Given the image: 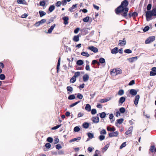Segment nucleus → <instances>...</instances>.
Returning <instances> with one entry per match:
<instances>
[{
    "mask_svg": "<svg viewBox=\"0 0 156 156\" xmlns=\"http://www.w3.org/2000/svg\"><path fill=\"white\" fill-rule=\"evenodd\" d=\"M124 52L126 53L129 54L132 53V51L129 49H126L124 51Z\"/></svg>",
    "mask_w": 156,
    "mask_h": 156,
    "instance_id": "nucleus-51",
    "label": "nucleus"
},
{
    "mask_svg": "<svg viewBox=\"0 0 156 156\" xmlns=\"http://www.w3.org/2000/svg\"><path fill=\"white\" fill-rule=\"evenodd\" d=\"M129 93L133 96H135L137 94V91L134 89H131L129 91Z\"/></svg>",
    "mask_w": 156,
    "mask_h": 156,
    "instance_id": "nucleus-11",
    "label": "nucleus"
},
{
    "mask_svg": "<svg viewBox=\"0 0 156 156\" xmlns=\"http://www.w3.org/2000/svg\"><path fill=\"white\" fill-rule=\"evenodd\" d=\"M124 94V91L123 90H119L118 92V95L120 96L123 95Z\"/></svg>",
    "mask_w": 156,
    "mask_h": 156,
    "instance_id": "nucleus-36",
    "label": "nucleus"
},
{
    "mask_svg": "<svg viewBox=\"0 0 156 156\" xmlns=\"http://www.w3.org/2000/svg\"><path fill=\"white\" fill-rule=\"evenodd\" d=\"M79 40V36L78 35H76L74 37L73 40L75 42H77Z\"/></svg>",
    "mask_w": 156,
    "mask_h": 156,
    "instance_id": "nucleus-28",
    "label": "nucleus"
},
{
    "mask_svg": "<svg viewBox=\"0 0 156 156\" xmlns=\"http://www.w3.org/2000/svg\"><path fill=\"white\" fill-rule=\"evenodd\" d=\"M62 146L60 144H58L56 145V148L58 150H59L62 148Z\"/></svg>",
    "mask_w": 156,
    "mask_h": 156,
    "instance_id": "nucleus-58",
    "label": "nucleus"
},
{
    "mask_svg": "<svg viewBox=\"0 0 156 156\" xmlns=\"http://www.w3.org/2000/svg\"><path fill=\"white\" fill-rule=\"evenodd\" d=\"M137 59V57L135 56L132 58H128L127 59V60H128L130 62H133Z\"/></svg>",
    "mask_w": 156,
    "mask_h": 156,
    "instance_id": "nucleus-7",
    "label": "nucleus"
},
{
    "mask_svg": "<svg viewBox=\"0 0 156 156\" xmlns=\"http://www.w3.org/2000/svg\"><path fill=\"white\" fill-rule=\"evenodd\" d=\"M28 16V15L27 14L25 13L23 14L21 16V18H26Z\"/></svg>",
    "mask_w": 156,
    "mask_h": 156,
    "instance_id": "nucleus-64",
    "label": "nucleus"
},
{
    "mask_svg": "<svg viewBox=\"0 0 156 156\" xmlns=\"http://www.w3.org/2000/svg\"><path fill=\"white\" fill-rule=\"evenodd\" d=\"M117 122L119 124H121L123 121V119H121L117 120Z\"/></svg>",
    "mask_w": 156,
    "mask_h": 156,
    "instance_id": "nucleus-55",
    "label": "nucleus"
},
{
    "mask_svg": "<svg viewBox=\"0 0 156 156\" xmlns=\"http://www.w3.org/2000/svg\"><path fill=\"white\" fill-rule=\"evenodd\" d=\"M80 29L79 28H76L74 30V33L75 34H77L79 30H80Z\"/></svg>",
    "mask_w": 156,
    "mask_h": 156,
    "instance_id": "nucleus-63",
    "label": "nucleus"
},
{
    "mask_svg": "<svg viewBox=\"0 0 156 156\" xmlns=\"http://www.w3.org/2000/svg\"><path fill=\"white\" fill-rule=\"evenodd\" d=\"M146 16L147 20L148 21L151 20V17L156 16V7L153 9L151 11L146 12Z\"/></svg>",
    "mask_w": 156,
    "mask_h": 156,
    "instance_id": "nucleus-2",
    "label": "nucleus"
},
{
    "mask_svg": "<svg viewBox=\"0 0 156 156\" xmlns=\"http://www.w3.org/2000/svg\"><path fill=\"white\" fill-rule=\"evenodd\" d=\"M100 133L101 135H105L106 134V131L105 129H103L100 131Z\"/></svg>",
    "mask_w": 156,
    "mask_h": 156,
    "instance_id": "nucleus-38",
    "label": "nucleus"
},
{
    "mask_svg": "<svg viewBox=\"0 0 156 156\" xmlns=\"http://www.w3.org/2000/svg\"><path fill=\"white\" fill-rule=\"evenodd\" d=\"M76 78L75 77L73 76L70 79V82L71 83H73L76 81Z\"/></svg>",
    "mask_w": 156,
    "mask_h": 156,
    "instance_id": "nucleus-30",
    "label": "nucleus"
},
{
    "mask_svg": "<svg viewBox=\"0 0 156 156\" xmlns=\"http://www.w3.org/2000/svg\"><path fill=\"white\" fill-rule=\"evenodd\" d=\"M61 125H58L57 126H55L54 127H53V128H52V129H53V130H55V129H58V128H59V127H61Z\"/></svg>",
    "mask_w": 156,
    "mask_h": 156,
    "instance_id": "nucleus-48",
    "label": "nucleus"
},
{
    "mask_svg": "<svg viewBox=\"0 0 156 156\" xmlns=\"http://www.w3.org/2000/svg\"><path fill=\"white\" fill-rule=\"evenodd\" d=\"M100 63L103 64L105 63V59L103 58H101L99 60Z\"/></svg>",
    "mask_w": 156,
    "mask_h": 156,
    "instance_id": "nucleus-34",
    "label": "nucleus"
},
{
    "mask_svg": "<svg viewBox=\"0 0 156 156\" xmlns=\"http://www.w3.org/2000/svg\"><path fill=\"white\" fill-rule=\"evenodd\" d=\"M149 28L148 26H146L143 30L144 31V32L147 31L149 30Z\"/></svg>",
    "mask_w": 156,
    "mask_h": 156,
    "instance_id": "nucleus-52",
    "label": "nucleus"
},
{
    "mask_svg": "<svg viewBox=\"0 0 156 156\" xmlns=\"http://www.w3.org/2000/svg\"><path fill=\"white\" fill-rule=\"evenodd\" d=\"M61 3L62 5H65L66 4L67 1L66 0H62Z\"/></svg>",
    "mask_w": 156,
    "mask_h": 156,
    "instance_id": "nucleus-53",
    "label": "nucleus"
},
{
    "mask_svg": "<svg viewBox=\"0 0 156 156\" xmlns=\"http://www.w3.org/2000/svg\"><path fill=\"white\" fill-rule=\"evenodd\" d=\"M118 48H115L111 50V53L113 54H116L118 52Z\"/></svg>",
    "mask_w": 156,
    "mask_h": 156,
    "instance_id": "nucleus-24",
    "label": "nucleus"
},
{
    "mask_svg": "<svg viewBox=\"0 0 156 156\" xmlns=\"http://www.w3.org/2000/svg\"><path fill=\"white\" fill-rule=\"evenodd\" d=\"M155 147L154 146H152L150 148V151L152 152H154L155 151Z\"/></svg>",
    "mask_w": 156,
    "mask_h": 156,
    "instance_id": "nucleus-60",
    "label": "nucleus"
},
{
    "mask_svg": "<svg viewBox=\"0 0 156 156\" xmlns=\"http://www.w3.org/2000/svg\"><path fill=\"white\" fill-rule=\"evenodd\" d=\"M111 73L113 76H115L117 75V74H116V69H113L111 71Z\"/></svg>",
    "mask_w": 156,
    "mask_h": 156,
    "instance_id": "nucleus-33",
    "label": "nucleus"
},
{
    "mask_svg": "<svg viewBox=\"0 0 156 156\" xmlns=\"http://www.w3.org/2000/svg\"><path fill=\"white\" fill-rule=\"evenodd\" d=\"M128 5V2L126 0H124L121 3L120 6L116 10V13L119 14L122 13V16L124 17L127 16V14L128 11V9L126 7Z\"/></svg>",
    "mask_w": 156,
    "mask_h": 156,
    "instance_id": "nucleus-1",
    "label": "nucleus"
},
{
    "mask_svg": "<svg viewBox=\"0 0 156 156\" xmlns=\"http://www.w3.org/2000/svg\"><path fill=\"white\" fill-rule=\"evenodd\" d=\"M89 79V76L87 74H85L83 77V79L84 82H86Z\"/></svg>",
    "mask_w": 156,
    "mask_h": 156,
    "instance_id": "nucleus-13",
    "label": "nucleus"
},
{
    "mask_svg": "<svg viewBox=\"0 0 156 156\" xmlns=\"http://www.w3.org/2000/svg\"><path fill=\"white\" fill-rule=\"evenodd\" d=\"M63 20H64V24L66 25L68 23V21L69 20V18L68 17H65L63 18Z\"/></svg>",
    "mask_w": 156,
    "mask_h": 156,
    "instance_id": "nucleus-26",
    "label": "nucleus"
},
{
    "mask_svg": "<svg viewBox=\"0 0 156 156\" xmlns=\"http://www.w3.org/2000/svg\"><path fill=\"white\" fill-rule=\"evenodd\" d=\"M47 140L48 142L52 143L53 141V139L51 137H48L47 139Z\"/></svg>",
    "mask_w": 156,
    "mask_h": 156,
    "instance_id": "nucleus-50",
    "label": "nucleus"
},
{
    "mask_svg": "<svg viewBox=\"0 0 156 156\" xmlns=\"http://www.w3.org/2000/svg\"><path fill=\"white\" fill-rule=\"evenodd\" d=\"M125 111V109L123 107L119 109L120 112L122 113H124Z\"/></svg>",
    "mask_w": 156,
    "mask_h": 156,
    "instance_id": "nucleus-41",
    "label": "nucleus"
},
{
    "mask_svg": "<svg viewBox=\"0 0 156 156\" xmlns=\"http://www.w3.org/2000/svg\"><path fill=\"white\" fill-rule=\"evenodd\" d=\"M67 90L68 91L72 92L73 91V88L72 87L70 86H68L67 87Z\"/></svg>",
    "mask_w": 156,
    "mask_h": 156,
    "instance_id": "nucleus-44",
    "label": "nucleus"
},
{
    "mask_svg": "<svg viewBox=\"0 0 156 156\" xmlns=\"http://www.w3.org/2000/svg\"><path fill=\"white\" fill-rule=\"evenodd\" d=\"M133 130V128L132 127H130L129 128L128 131H126L125 133L126 135H128L129 134H130L132 133Z\"/></svg>",
    "mask_w": 156,
    "mask_h": 156,
    "instance_id": "nucleus-19",
    "label": "nucleus"
},
{
    "mask_svg": "<svg viewBox=\"0 0 156 156\" xmlns=\"http://www.w3.org/2000/svg\"><path fill=\"white\" fill-rule=\"evenodd\" d=\"M45 4L46 2L44 1H43L40 2V5L41 6H45Z\"/></svg>",
    "mask_w": 156,
    "mask_h": 156,
    "instance_id": "nucleus-40",
    "label": "nucleus"
},
{
    "mask_svg": "<svg viewBox=\"0 0 156 156\" xmlns=\"http://www.w3.org/2000/svg\"><path fill=\"white\" fill-rule=\"evenodd\" d=\"M155 37L154 36H151L148 37L145 41L146 44H149L154 41Z\"/></svg>",
    "mask_w": 156,
    "mask_h": 156,
    "instance_id": "nucleus-3",
    "label": "nucleus"
},
{
    "mask_svg": "<svg viewBox=\"0 0 156 156\" xmlns=\"http://www.w3.org/2000/svg\"><path fill=\"white\" fill-rule=\"evenodd\" d=\"M109 146V145L108 144L106 145L103 148V150H104V151H106L108 148Z\"/></svg>",
    "mask_w": 156,
    "mask_h": 156,
    "instance_id": "nucleus-49",
    "label": "nucleus"
},
{
    "mask_svg": "<svg viewBox=\"0 0 156 156\" xmlns=\"http://www.w3.org/2000/svg\"><path fill=\"white\" fill-rule=\"evenodd\" d=\"M126 42L125 38H123L122 40H119V45H125L126 44Z\"/></svg>",
    "mask_w": 156,
    "mask_h": 156,
    "instance_id": "nucleus-10",
    "label": "nucleus"
},
{
    "mask_svg": "<svg viewBox=\"0 0 156 156\" xmlns=\"http://www.w3.org/2000/svg\"><path fill=\"white\" fill-rule=\"evenodd\" d=\"M107 129L108 131H112V132L115 131V128L112 127V128H111L109 127L108 126L107 127Z\"/></svg>",
    "mask_w": 156,
    "mask_h": 156,
    "instance_id": "nucleus-29",
    "label": "nucleus"
},
{
    "mask_svg": "<svg viewBox=\"0 0 156 156\" xmlns=\"http://www.w3.org/2000/svg\"><path fill=\"white\" fill-rule=\"evenodd\" d=\"M92 121L94 123H98L99 122V119L98 117H93L91 119Z\"/></svg>",
    "mask_w": 156,
    "mask_h": 156,
    "instance_id": "nucleus-9",
    "label": "nucleus"
},
{
    "mask_svg": "<svg viewBox=\"0 0 156 156\" xmlns=\"http://www.w3.org/2000/svg\"><path fill=\"white\" fill-rule=\"evenodd\" d=\"M46 14V13L45 12L43 11H40V15L41 17H42Z\"/></svg>",
    "mask_w": 156,
    "mask_h": 156,
    "instance_id": "nucleus-31",
    "label": "nucleus"
},
{
    "mask_svg": "<svg viewBox=\"0 0 156 156\" xmlns=\"http://www.w3.org/2000/svg\"><path fill=\"white\" fill-rule=\"evenodd\" d=\"M126 142H124L123 143L122 145H121V146L120 147V149H122V148L126 146Z\"/></svg>",
    "mask_w": 156,
    "mask_h": 156,
    "instance_id": "nucleus-56",
    "label": "nucleus"
},
{
    "mask_svg": "<svg viewBox=\"0 0 156 156\" xmlns=\"http://www.w3.org/2000/svg\"><path fill=\"white\" fill-rule=\"evenodd\" d=\"M80 130V128L78 126H76L74 129V130L75 132H77Z\"/></svg>",
    "mask_w": 156,
    "mask_h": 156,
    "instance_id": "nucleus-46",
    "label": "nucleus"
},
{
    "mask_svg": "<svg viewBox=\"0 0 156 156\" xmlns=\"http://www.w3.org/2000/svg\"><path fill=\"white\" fill-rule=\"evenodd\" d=\"M151 4H149L147 6V10H149L151 9Z\"/></svg>",
    "mask_w": 156,
    "mask_h": 156,
    "instance_id": "nucleus-61",
    "label": "nucleus"
},
{
    "mask_svg": "<svg viewBox=\"0 0 156 156\" xmlns=\"http://www.w3.org/2000/svg\"><path fill=\"white\" fill-rule=\"evenodd\" d=\"M5 76L4 74H0V79L1 80H3L5 79Z\"/></svg>",
    "mask_w": 156,
    "mask_h": 156,
    "instance_id": "nucleus-42",
    "label": "nucleus"
},
{
    "mask_svg": "<svg viewBox=\"0 0 156 156\" xmlns=\"http://www.w3.org/2000/svg\"><path fill=\"white\" fill-rule=\"evenodd\" d=\"M105 136L103 135H101L99 137V139L100 141H101L105 139Z\"/></svg>",
    "mask_w": 156,
    "mask_h": 156,
    "instance_id": "nucleus-37",
    "label": "nucleus"
},
{
    "mask_svg": "<svg viewBox=\"0 0 156 156\" xmlns=\"http://www.w3.org/2000/svg\"><path fill=\"white\" fill-rule=\"evenodd\" d=\"M80 102V101H77L75 103H73L72 104H71L70 105V107H74V106H75V105H77L78 103H79Z\"/></svg>",
    "mask_w": 156,
    "mask_h": 156,
    "instance_id": "nucleus-45",
    "label": "nucleus"
},
{
    "mask_svg": "<svg viewBox=\"0 0 156 156\" xmlns=\"http://www.w3.org/2000/svg\"><path fill=\"white\" fill-rule=\"evenodd\" d=\"M17 2L18 4H22L23 5L27 4V2L25 0H17Z\"/></svg>",
    "mask_w": 156,
    "mask_h": 156,
    "instance_id": "nucleus-14",
    "label": "nucleus"
},
{
    "mask_svg": "<svg viewBox=\"0 0 156 156\" xmlns=\"http://www.w3.org/2000/svg\"><path fill=\"white\" fill-rule=\"evenodd\" d=\"M85 109L88 112H90L91 109L90 105L89 104H87L85 108Z\"/></svg>",
    "mask_w": 156,
    "mask_h": 156,
    "instance_id": "nucleus-16",
    "label": "nucleus"
},
{
    "mask_svg": "<svg viewBox=\"0 0 156 156\" xmlns=\"http://www.w3.org/2000/svg\"><path fill=\"white\" fill-rule=\"evenodd\" d=\"M81 55L83 56L86 57H88L90 55L89 54L86 52L83 51L81 53Z\"/></svg>",
    "mask_w": 156,
    "mask_h": 156,
    "instance_id": "nucleus-23",
    "label": "nucleus"
},
{
    "mask_svg": "<svg viewBox=\"0 0 156 156\" xmlns=\"http://www.w3.org/2000/svg\"><path fill=\"white\" fill-rule=\"evenodd\" d=\"M75 97L74 94L70 95L68 98L69 100H73L75 99Z\"/></svg>",
    "mask_w": 156,
    "mask_h": 156,
    "instance_id": "nucleus-35",
    "label": "nucleus"
},
{
    "mask_svg": "<svg viewBox=\"0 0 156 156\" xmlns=\"http://www.w3.org/2000/svg\"><path fill=\"white\" fill-rule=\"evenodd\" d=\"M135 83V81L134 80H132L130 81V82L129 83V85L131 86L134 84Z\"/></svg>",
    "mask_w": 156,
    "mask_h": 156,
    "instance_id": "nucleus-62",
    "label": "nucleus"
},
{
    "mask_svg": "<svg viewBox=\"0 0 156 156\" xmlns=\"http://www.w3.org/2000/svg\"><path fill=\"white\" fill-rule=\"evenodd\" d=\"M126 100V98L123 97H121L119 99V103L122 104Z\"/></svg>",
    "mask_w": 156,
    "mask_h": 156,
    "instance_id": "nucleus-15",
    "label": "nucleus"
},
{
    "mask_svg": "<svg viewBox=\"0 0 156 156\" xmlns=\"http://www.w3.org/2000/svg\"><path fill=\"white\" fill-rule=\"evenodd\" d=\"M87 135L88 136L89 139H87V141L89 140V139H91L94 137V135L93 133H87Z\"/></svg>",
    "mask_w": 156,
    "mask_h": 156,
    "instance_id": "nucleus-12",
    "label": "nucleus"
},
{
    "mask_svg": "<svg viewBox=\"0 0 156 156\" xmlns=\"http://www.w3.org/2000/svg\"><path fill=\"white\" fill-rule=\"evenodd\" d=\"M88 48L94 53L97 52L98 51V48L93 46H90Z\"/></svg>",
    "mask_w": 156,
    "mask_h": 156,
    "instance_id": "nucleus-4",
    "label": "nucleus"
},
{
    "mask_svg": "<svg viewBox=\"0 0 156 156\" xmlns=\"http://www.w3.org/2000/svg\"><path fill=\"white\" fill-rule=\"evenodd\" d=\"M77 5V4L73 5L71 7H70L69 8V10L71 12H73V9L76 7Z\"/></svg>",
    "mask_w": 156,
    "mask_h": 156,
    "instance_id": "nucleus-20",
    "label": "nucleus"
},
{
    "mask_svg": "<svg viewBox=\"0 0 156 156\" xmlns=\"http://www.w3.org/2000/svg\"><path fill=\"white\" fill-rule=\"evenodd\" d=\"M116 70V74L118 75L119 74H121L122 73V70L119 68H115Z\"/></svg>",
    "mask_w": 156,
    "mask_h": 156,
    "instance_id": "nucleus-25",
    "label": "nucleus"
},
{
    "mask_svg": "<svg viewBox=\"0 0 156 156\" xmlns=\"http://www.w3.org/2000/svg\"><path fill=\"white\" fill-rule=\"evenodd\" d=\"M106 114L105 112H102L100 114V116L101 118H104L105 117Z\"/></svg>",
    "mask_w": 156,
    "mask_h": 156,
    "instance_id": "nucleus-32",
    "label": "nucleus"
},
{
    "mask_svg": "<svg viewBox=\"0 0 156 156\" xmlns=\"http://www.w3.org/2000/svg\"><path fill=\"white\" fill-rule=\"evenodd\" d=\"M45 147L47 148H50L51 147V144L49 143H47L45 145Z\"/></svg>",
    "mask_w": 156,
    "mask_h": 156,
    "instance_id": "nucleus-54",
    "label": "nucleus"
},
{
    "mask_svg": "<svg viewBox=\"0 0 156 156\" xmlns=\"http://www.w3.org/2000/svg\"><path fill=\"white\" fill-rule=\"evenodd\" d=\"M90 17L89 16H86L83 19V21L85 22H87L89 20Z\"/></svg>",
    "mask_w": 156,
    "mask_h": 156,
    "instance_id": "nucleus-39",
    "label": "nucleus"
},
{
    "mask_svg": "<svg viewBox=\"0 0 156 156\" xmlns=\"http://www.w3.org/2000/svg\"><path fill=\"white\" fill-rule=\"evenodd\" d=\"M89 126V123L87 122H84L83 124V127L85 129H87L88 128Z\"/></svg>",
    "mask_w": 156,
    "mask_h": 156,
    "instance_id": "nucleus-18",
    "label": "nucleus"
},
{
    "mask_svg": "<svg viewBox=\"0 0 156 156\" xmlns=\"http://www.w3.org/2000/svg\"><path fill=\"white\" fill-rule=\"evenodd\" d=\"M81 138V137H80L74 138L73 139H72L70 140L69 141V142L72 143V142H74V141H77V140H80Z\"/></svg>",
    "mask_w": 156,
    "mask_h": 156,
    "instance_id": "nucleus-22",
    "label": "nucleus"
},
{
    "mask_svg": "<svg viewBox=\"0 0 156 156\" xmlns=\"http://www.w3.org/2000/svg\"><path fill=\"white\" fill-rule=\"evenodd\" d=\"M118 133L117 131H115L114 132L111 133H109V136L110 137H116L118 135Z\"/></svg>",
    "mask_w": 156,
    "mask_h": 156,
    "instance_id": "nucleus-6",
    "label": "nucleus"
},
{
    "mask_svg": "<svg viewBox=\"0 0 156 156\" xmlns=\"http://www.w3.org/2000/svg\"><path fill=\"white\" fill-rule=\"evenodd\" d=\"M140 98L139 95H137L135 97V100L134 101V104L135 105H137L138 103V101Z\"/></svg>",
    "mask_w": 156,
    "mask_h": 156,
    "instance_id": "nucleus-8",
    "label": "nucleus"
},
{
    "mask_svg": "<svg viewBox=\"0 0 156 156\" xmlns=\"http://www.w3.org/2000/svg\"><path fill=\"white\" fill-rule=\"evenodd\" d=\"M55 26V24H54L53 25L51 26L50 28L48 29V33L49 34L51 33L53 29L54 28Z\"/></svg>",
    "mask_w": 156,
    "mask_h": 156,
    "instance_id": "nucleus-17",
    "label": "nucleus"
},
{
    "mask_svg": "<svg viewBox=\"0 0 156 156\" xmlns=\"http://www.w3.org/2000/svg\"><path fill=\"white\" fill-rule=\"evenodd\" d=\"M61 2L60 1H58L55 3V5L56 6L58 7L61 5Z\"/></svg>",
    "mask_w": 156,
    "mask_h": 156,
    "instance_id": "nucleus-59",
    "label": "nucleus"
},
{
    "mask_svg": "<svg viewBox=\"0 0 156 156\" xmlns=\"http://www.w3.org/2000/svg\"><path fill=\"white\" fill-rule=\"evenodd\" d=\"M83 62L82 60H79L77 61L76 64L79 66H81L83 64Z\"/></svg>",
    "mask_w": 156,
    "mask_h": 156,
    "instance_id": "nucleus-27",
    "label": "nucleus"
},
{
    "mask_svg": "<svg viewBox=\"0 0 156 156\" xmlns=\"http://www.w3.org/2000/svg\"><path fill=\"white\" fill-rule=\"evenodd\" d=\"M77 97L79 99H82L83 98V96L82 94L80 93L78 94Z\"/></svg>",
    "mask_w": 156,
    "mask_h": 156,
    "instance_id": "nucleus-47",
    "label": "nucleus"
},
{
    "mask_svg": "<svg viewBox=\"0 0 156 156\" xmlns=\"http://www.w3.org/2000/svg\"><path fill=\"white\" fill-rule=\"evenodd\" d=\"M97 112V111L96 109H93L91 111V113L93 115L95 114Z\"/></svg>",
    "mask_w": 156,
    "mask_h": 156,
    "instance_id": "nucleus-57",
    "label": "nucleus"
},
{
    "mask_svg": "<svg viewBox=\"0 0 156 156\" xmlns=\"http://www.w3.org/2000/svg\"><path fill=\"white\" fill-rule=\"evenodd\" d=\"M55 9V6L54 5H51L49 8V11L50 12H52Z\"/></svg>",
    "mask_w": 156,
    "mask_h": 156,
    "instance_id": "nucleus-21",
    "label": "nucleus"
},
{
    "mask_svg": "<svg viewBox=\"0 0 156 156\" xmlns=\"http://www.w3.org/2000/svg\"><path fill=\"white\" fill-rule=\"evenodd\" d=\"M150 75L151 76H154L156 75V67L152 68L151 71L150 72Z\"/></svg>",
    "mask_w": 156,
    "mask_h": 156,
    "instance_id": "nucleus-5",
    "label": "nucleus"
},
{
    "mask_svg": "<svg viewBox=\"0 0 156 156\" xmlns=\"http://www.w3.org/2000/svg\"><path fill=\"white\" fill-rule=\"evenodd\" d=\"M80 74V72H76L75 73V75L73 76H74L76 78L77 77L79 76Z\"/></svg>",
    "mask_w": 156,
    "mask_h": 156,
    "instance_id": "nucleus-43",
    "label": "nucleus"
}]
</instances>
